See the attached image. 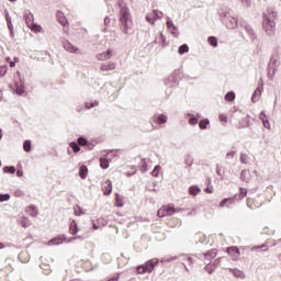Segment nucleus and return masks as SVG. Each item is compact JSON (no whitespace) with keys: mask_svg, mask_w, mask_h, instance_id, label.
Wrapping results in <instances>:
<instances>
[{"mask_svg":"<svg viewBox=\"0 0 281 281\" xmlns=\"http://www.w3.org/2000/svg\"><path fill=\"white\" fill-rule=\"evenodd\" d=\"M77 142L79 144V146H82V148H85V150H93L95 148V146H98V144H100V138H91V139H87L86 136H79L77 138Z\"/></svg>","mask_w":281,"mask_h":281,"instance_id":"obj_7","label":"nucleus"},{"mask_svg":"<svg viewBox=\"0 0 281 281\" xmlns=\"http://www.w3.org/2000/svg\"><path fill=\"white\" fill-rule=\"evenodd\" d=\"M119 10V26L123 34H128V30H133V14L124 0H116Z\"/></svg>","mask_w":281,"mask_h":281,"instance_id":"obj_1","label":"nucleus"},{"mask_svg":"<svg viewBox=\"0 0 281 281\" xmlns=\"http://www.w3.org/2000/svg\"><path fill=\"white\" fill-rule=\"evenodd\" d=\"M100 102L98 100L90 101V102H85L83 106L87 111H90V109H95Z\"/></svg>","mask_w":281,"mask_h":281,"instance_id":"obj_43","label":"nucleus"},{"mask_svg":"<svg viewBox=\"0 0 281 281\" xmlns=\"http://www.w3.org/2000/svg\"><path fill=\"white\" fill-rule=\"evenodd\" d=\"M167 30L170 32L171 35H173L175 38L179 37V26L175 25V22L172 21V18L167 16Z\"/></svg>","mask_w":281,"mask_h":281,"instance_id":"obj_14","label":"nucleus"},{"mask_svg":"<svg viewBox=\"0 0 281 281\" xmlns=\"http://www.w3.org/2000/svg\"><path fill=\"white\" fill-rule=\"evenodd\" d=\"M25 213L32 216V218H36L38 216V206H36V204H30L26 206Z\"/></svg>","mask_w":281,"mask_h":281,"instance_id":"obj_20","label":"nucleus"},{"mask_svg":"<svg viewBox=\"0 0 281 281\" xmlns=\"http://www.w3.org/2000/svg\"><path fill=\"white\" fill-rule=\"evenodd\" d=\"M204 271H206V273H209V276H212V273H214V271H216V268L212 266V263H207L204 266Z\"/></svg>","mask_w":281,"mask_h":281,"instance_id":"obj_53","label":"nucleus"},{"mask_svg":"<svg viewBox=\"0 0 281 281\" xmlns=\"http://www.w3.org/2000/svg\"><path fill=\"white\" fill-rule=\"evenodd\" d=\"M113 56H115V50H113V48H108L106 50L102 52V53H98L95 55L97 60H111V58H113Z\"/></svg>","mask_w":281,"mask_h":281,"instance_id":"obj_13","label":"nucleus"},{"mask_svg":"<svg viewBox=\"0 0 281 281\" xmlns=\"http://www.w3.org/2000/svg\"><path fill=\"white\" fill-rule=\"evenodd\" d=\"M67 240V235L66 234H59L55 237H53L49 241L48 245H63Z\"/></svg>","mask_w":281,"mask_h":281,"instance_id":"obj_18","label":"nucleus"},{"mask_svg":"<svg viewBox=\"0 0 281 281\" xmlns=\"http://www.w3.org/2000/svg\"><path fill=\"white\" fill-rule=\"evenodd\" d=\"M262 29L267 36H276V21L267 18L262 22Z\"/></svg>","mask_w":281,"mask_h":281,"instance_id":"obj_10","label":"nucleus"},{"mask_svg":"<svg viewBox=\"0 0 281 281\" xmlns=\"http://www.w3.org/2000/svg\"><path fill=\"white\" fill-rule=\"evenodd\" d=\"M75 216H82L85 214V209L80 206L79 204H76L74 207Z\"/></svg>","mask_w":281,"mask_h":281,"instance_id":"obj_48","label":"nucleus"},{"mask_svg":"<svg viewBox=\"0 0 281 281\" xmlns=\"http://www.w3.org/2000/svg\"><path fill=\"white\" fill-rule=\"evenodd\" d=\"M23 150L24 153H32V140L25 139L23 142Z\"/></svg>","mask_w":281,"mask_h":281,"instance_id":"obj_46","label":"nucleus"},{"mask_svg":"<svg viewBox=\"0 0 281 281\" xmlns=\"http://www.w3.org/2000/svg\"><path fill=\"white\" fill-rule=\"evenodd\" d=\"M220 19H222V23L227 30H236L238 26V19L229 15L226 11L220 12Z\"/></svg>","mask_w":281,"mask_h":281,"instance_id":"obj_6","label":"nucleus"},{"mask_svg":"<svg viewBox=\"0 0 281 281\" xmlns=\"http://www.w3.org/2000/svg\"><path fill=\"white\" fill-rule=\"evenodd\" d=\"M183 79L182 67L175 69L171 75L165 79V86L167 87L165 93H172V89H177L179 82Z\"/></svg>","mask_w":281,"mask_h":281,"instance_id":"obj_2","label":"nucleus"},{"mask_svg":"<svg viewBox=\"0 0 281 281\" xmlns=\"http://www.w3.org/2000/svg\"><path fill=\"white\" fill-rule=\"evenodd\" d=\"M56 20L61 24V26L69 27V20L65 16V12L57 10Z\"/></svg>","mask_w":281,"mask_h":281,"instance_id":"obj_17","label":"nucleus"},{"mask_svg":"<svg viewBox=\"0 0 281 281\" xmlns=\"http://www.w3.org/2000/svg\"><path fill=\"white\" fill-rule=\"evenodd\" d=\"M248 191L247 188H239V193L235 194V199L236 201H243V199H245V196H247Z\"/></svg>","mask_w":281,"mask_h":281,"instance_id":"obj_32","label":"nucleus"},{"mask_svg":"<svg viewBox=\"0 0 281 281\" xmlns=\"http://www.w3.org/2000/svg\"><path fill=\"white\" fill-rule=\"evenodd\" d=\"M189 194L191 196H198V194H201V187L199 184H192L189 187Z\"/></svg>","mask_w":281,"mask_h":281,"instance_id":"obj_30","label":"nucleus"},{"mask_svg":"<svg viewBox=\"0 0 281 281\" xmlns=\"http://www.w3.org/2000/svg\"><path fill=\"white\" fill-rule=\"evenodd\" d=\"M117 67L115 61H106L101 64L100 69L101 71H113Z\"/></svg>","mask_w":281,"mask_h":281,"instance_id":"obj_23","label":"nucleus"},{"mask_svg":"<svg viewBox=\"0 0 281 281\" xmlns=\"http://www.w3.org/2000/svg\"><path fill=\"white\" fill-rule=\"evenodd\" d=\"M262 91H265V83L261 81V82L258 83L254 93H256V95H262Z\"/></svg>","mask_w":281,"mask_h":281,"instance_id":"obj_50","label":"nucleus"},{"mask_svg":"<svg viewBox=\"0 0 281 281\" xmlns=\"http://www.w3.org/2000/svg\"><path fill=\"white\" fill-rule=\"evenodd\" d=\"M221 260H223V258L218 257L214 261H211V263L215 269H217V267L221 265Z\"/></svg>","mask_w":281,"mask_h":281,"instance_id":"obj_63","label":"nucleus"},{"mask_svg":"<svg viewBox=\"0 0 281 281\" xmlns=\"http://www.w3.org/2000/svg\"><path fill=\"white\" fill-rule=\"evenodd\" d=\"M114 196V207H122L124 205V196L119 192H115Z\"/></svg>","mask_w":281,"mask_h":281,"instance_id":"obj_28","label":"nucleus"},{"mask_svg":"<svg viewBox=\"0 0 281 281\" xmlns=\"http://www.w3.org/2000/svg\"><path fill=\"white\" fill-rule=\"evenodd\" d=\"M186 120L190 126H196V124H199V119H196V116L190 112L186 114Z\"/></svg>","mask_w":281,"mask_h":281,"instance_id":"obj_29","label":"nucleus"},{"mask_svg":"<svg viewBox=\"0 0 281 281\" xmlns=\"http://www.w3.org/2000/svg\"><path fill=\"white\" fill-rule=\"evenodd\" d=\"M61 45L66 52H69V54H80V48L65 37H61Z\"/></svg>","mask_w":281,"mask_h":281,"instance_id":"obj_12","label":"nucleus"},{"mask_svg":"<svg viewBox=\"0 0 281 281\" xmlns=\"http://www.w3.org/2000/svg\"><path fill=\"white\" fill-rule=\"evenodd\" d=\"M194 238H195V243H196V244H198V243L203 244V243H205V240H207V236H206L205 234H203V233H196V234L194 235Z\"/></svg>","mask_w":281,"mask_h":281,"instance_id":"obj_39","label":"nucleus"},{"mask_svg":"<svg viewBox=\"0 0 281 281\" xmlns=\"http://www.w3.org/2000/svg\"><path fill=\"white\" fill-rule=\"evenodd\" d=\"M145 21L149 23V25H155V23L157 22V19H155V15H153V13H147L145 15Z\"/></svg>","mask_w":281,"mask_h":281,"instance_id":"obj_47","label":"nucleus"},{"mask_svg":"<svg viewBox=\"0 0 281 281\" xmlns=\"http://www.w3.org/2000/svg\"><path fill=\"white\" fill-rule=\"evenodd\" d=\"M229 273H233L235 278H240V280H245V272L240 271L238 268H229Z\"/></svg>","mask_w":281,"mask_h":281,"instance_id":"obj_33","label":"nucleus"},{"mask_svg":"<svg viewBox=\"0 0 281 281\" xmlns=\"http://www.w3.org/2000/svg\"><path fill=\"white\" fill-rule=\"evenodd\" d=\"M29 29L33 32H43V26L36 22H33Z\"/></svg>","mask_w":281,"mask_h":281,"instance_id":"obj_49","label":"nucleus"},{"mask_svg":"<svg viewBox=\"0 0 281 281\" xmlns=\"http://www.w3.org/2000/svg\"><path fill=\"white\" fill-rule=\"evenodd\" d=\"M279 67H280V55H278V53H273L270 56V60L267 67L268 78L270 80H273V78H276V74H278Z\"/></svg>","mask_w":281,"mask_h":281,"instance_id":"obj_4","label":"nucleus"},{"mask_svg":"<svg viewBox=\"0 0 281 281\" xmlns=\"http://www.w3.org/2000/svg\"><path fill=\"white\" fill-rule=\"evenodd\" d=\"M78 232H80V228L78 227V222H76V220H70L69 234H71L72 236H76V234H78Z\"/></svg>","mask_w":281,"mask_h":281,"instance_id":"obj_27","label":"nucleus"},{"mask_svg":"<svg viewBox=\"0 0 281 281\" xmlns=\"http://www.w3.org/2000/svg\"><path fill=\"white\" fill-rule=\"evenodd\" d=\"M239 26L245 30V32L248 34L250 41H256L258 38V35L256 34V31H254V27L247 23L245 20H239Z\"/></svg>","mask_w":281,"mask_h":281,"instance_id":"obj_11","label":"nucleus"},{"mask_svg":"<svg viewBox=\"0 0 281 281\" xmlns=\"http://www.w3.org/2000/svg\"><path fill=\"white\" fill-rule=\"evenodd\" d=\"M81 145L78 144V142L72 140L69 143V148H71V150H74V153H80V150H82V147H80Z\"/></svg>","mask_w":281,"mask_h":281,"instance_id":"obj_38","label":"nucleus"},{"mask_svg":"<svg viewBox=\"0 0 281 281\" xmlns=\"http://www.w3.org/2000/svg\"><path fill=\"white\" fill-rule=\"evenodd\" d=\"M19 225H21L24 229H27L32 225V221H30V217L22 216L19 221Z\"/></svg>","mask_w":281,"mask_h":281,"instance_id":"obj_31","label":"nucleus"},{"mask_svg":"<svg viewBox=\"0 0 281 281\" xmlns=\"http://www.w3.org/2000/svg\"><path fill=\"white\" fill-rule=\"evenodd\" d=\"M160 172H161V166L160 165H156L154 167V169L150 171V175H151V177L157 178V177H159Z\"/></svg>","mask_w":281,"mask_h":281,"instance_id":"obj_51","label":"nucleus"},{"mask_svg":"<svg viewBox=\"0 0 281 281\" xmlns=\"http://www.w3.org/2000/svg\"><path fill=\"white\" fill-rule=\"evenodd\" d=\"M259 120L262 123L263 128H268V131L271 128V123L269 122V116H267V111H261L259 113Z\"/></svg>","mask_w":281,"mask_h":281,"instance_id":"obj_19","label":"nucleus"},{"mask_svg":"<svg viewBox=\"0 0 281 281\" xmlns=\"http://www.w3.org/2000/svg\"><path fill=\"white\" fill-rule=\"evenodd\" d=\"M2 172H4V175H15L16 167H14V166H4L2 168Z\"/></svg>","mask_w":281,"mask_h":281,"instance_id":"obj_40","label":"nucleus"},{"mask_svg":"<svg viewBox=\"0 0 281 281\" xmlns=\"http://www.w3.org/2000/svg\"><path fill=\"white\" fill-rule=\"evenodd\" d=\"M8 74V65L0 66V78H3Z\"/></svg>","mask_w":281,"mask_h":281,"instance_id":"obj_59","label":"nucleus"},{"mask_svg":"<svg viewBox=\"0 0 281 281\" xmlns=\"http://www.w3.org/2000/svg\"><path fill=\"white\" fill-rule=\"evenodd\" d=\"M159 45H161V47H166L168 45V42L166 41V36L164 35V33H160Z\"/></svg>","mask_w":281,"mask_h":281,"instance_id":"obj_57","label":"nucleus"},{"mask_svg":"<svg viewBox=\"0 0 281 281\" xmlns=\"http://www.w3.org/2000/svg\"><path fill=\"white\" fill-rule=\"evenodd\" d=\"M184 165L186 168H192V166L194 165V158L192 157V155L187 154L184 156Z\"/></svg>","mask_w":281,"mask_h":281,"instance_id":"obj_35","label":"nucleus"},{"mask_svg":"<svg viewBox=\"0 0 281 281\" xmlns=\"http://www.w3.org/2000/svg\"><path fill=\"white\" fill-rule=\"evenodd\" d=\"M205 183H206V188L204 189V192H206L207 194H212V192H214V187L212 186V179L207 178Z\"/></svg>","mask_w":281,"mask_h":281,"instance_id":"obj_44","label":"nucleus"},{"mask_svg":"<svg viewBox=\"0 0 281 281\" xmlns=\"http://www.w3.org/2000/svg\"><path fill=\"white\" fill-rule=\"evenodd\" d=\"M151 14H153V16H155L156 21H159V20L164 19V12H161L157 9H154L151 11Z\"/></svg>","mask_w":281,"mask_h":281,"instance_id":"obj_52","label":"nucleus"},{"mask_svg":"<svg viewBox=\"0 0 281 281\" xmlns=\"http://www.w3.org/2000/svg\"><path fill=\"white\" fill-rule=\"evenodd\" d=\"M20 61H21V59L15 56V57H13V60H11L9 63V66L11 67V69H14V67H16V63H20Z\"/></svg>","mask_w":281,"mask_h":281,"instance_id":"obj_61","label":"nucleus"},{"mask_svg":"<svg viewBox=\"0 0 281 281\" xmlns=\"http://www.w3.org/2000/svg\"><path fill=\"white\" fill-rule=\"evenodd\" d=\"M251 120L254 121V119H251V115L249 114L241 119V122L245 124L243 125V128H249V126H251Z\"/></svg>","mask_w":281,"mask_h":281,"instance_id":"obj_45","label":"nucleus"},{"mask_svg":"<svg viewBox=\"0 0 281 281\" xmlns=\"http://www.w3.org/2000/svg\"><path fill=\"white\" fill-rule=\"evenodd\" d=\"M224 100L226 102H234L236 100V92H234L232 90L226 92L225 95H224Z\"/></svg>","mask_w":281,"mask_h":281,"instance_id":"obj_37","label":"nucleus"},{"mask_svg":"<svg viewBox=\"0 0 281 281\" xmlns=\"http://www.w3.org/2000/svg\"><path fill=\"white\" fill-rule=\"evenodd\" d=\"M188 52H190V46H188V44H181L179 47H178V54L180 56H183V54H188Z\"/></svg>","mask_w":281,"mask_h":281,"instance_id":"obj_41","label":"nucleus"},{"mask_svg":"<svg viewBox=\"0 0 281 281\" xmlns=\"http://www.w3.org/2000/svg\"><path fill=\"white\" fill-rule=\"evenodd\" d=\"M112 161H113V158H109V156H102L100 158V168L102 170H109V166H111Z\"/></svg>","mask_w":281,"mask_h":281,"instance_id":"obj_22","label":"nucleus"},{"mask_svg":"<svg viewBox=\"0 0 281 281\" xmlns=\"http://www.w3.org/2000/svg\"><path fill=\"white\" fill-rule=\"evenodd\" d=\"M168 123V115L166 114H155L150 120H149V131H155L157 130V126H164V124Z\"/></svg>","mask_w":281,"mask_h":281,"instance_id":"obj_8","label":"nucleus"},{"mask_svg":"<svg viewBox=\"0 0 281 281\" xmlns=\"http://www.w3.org/2000/svg\"><path fill=\"white\" fill-rule=\"evenodd\" d=\"M179 257L173 256V257H168V258H161L159 260V262H161V265H166L168 262H175V260H177Z\"/></svg>","mask_w":281,"mask_h":281,"instance_id":"obj_54","label":"nucleus"},{"mask_svg":"<svg viewBox=\"0 0 281 281\" xmlns=\"http://www.w3.org/2000/svg\"><path fill=\"white\" fill-rule=\"evenodd\" d=\"M215 172H216L217 177H220L222 180L225 179V171L221 170V166L220 165H216Z\"/></svg>","mask_w":281,"mask_h":281,"instance_id":"obj_56","label":"nucleus"},{"mask_svg":"<svg viewBox=\"0 0 281 281\" xmlns=\"http://www.w3.org/2000/svg\"><path fill=\"white\" fill-rule=\"evenodd\" d=\"M227 201H233L232 196L222 199L218 206L220 207H227L228 206Z\"/></svg>","mask_w":281,"mask_h":281,"instance_id":"obj_58","label":"nucleus"},{"mask_svg":"<svg viewBox=\"0 0 281 281\" xmlns=\"http://www.w3.org/2000/svg\"><path fill=\"white\" fill-rule=\"evenodd\" d=\"M13 195L16 196V198L25 196V192H23V190H21V189H16L13 192Z\"/></svg>","mask_w":281,"mask_h":281,"instance_id":"obj_62","label":"nucleus"},{"mask_svg":"<svg viewBox=\"0 0 281 281\" xmlns=\"http://www.w3.org/2000/svg\"><path fill=\"white\" fill-rule=\"evenodd\" d=\"M150 162V159L148 158H142L140 162L138 165V169L142 172V175H146L148 172V164Z\"/></svg>","mask_w":281,"mask_h":281,"instance_id":"obj_24","label":"nucleus"},{"mask_svg":"<svg viewBox=\"0 0 281 281\" xmlns=\"http://www.w3.org/2000/svg\"><path fill=\"white\" fill-rule=\"evenodd\" d=\"M80 179H87L89 177V167L87 165L79 164V172H78Z\"/></svg>","mask_w":281,"mask_h":281,"instance_id":"obj_26","label":"nucleus"},{"mask_svg":"<svg viewBox=\"0 0 281 281\" xmlns=\"http://www.w3.org/2000/svg\"><path fill=\"white\" fill-rule=\"evenodd\" d=\"M176 212H179V210L175 209V204L169 203L162 205L158 211H157V216L158 218H166V216H172Z\"/></svg>","mask_w":281,"mask_h":281,"instance_id":"obj_9","label":"nucleus"},{"mask_svg":"<svg viewBox=\"0 0 281 281\" xmlns=\"http://www.w3.org/2000/svg\"><path fill=\"white\" fill-rule=\"evenodd\" d=\"M198 124L200 131H207V126H210V119H202Z\"/></svg>","mask_w":281,"mask_h":281,"instance_id":"obj_36","label":"nucleus"},{"mask_svg":"<svg viewBox=\"0 0 281 281\" xmlns=\"http://www.w3.org/2000/svg\"><path fill=\"white\" fill-rule=\"evenodd\" d=\"M202 256L204 257L205 260H214V258L218 256V249L212 248L206 252H203Z\"/></svg>","mask_w":281,"mask_h":281,"instance_id":"obj_25","label":"nucleus"},{"mask_svg":"<svg viewBox=\"0 0 281 281\" xmlns=\"http://www.w3.org/2000/svg\"><path fill=\"white\" fill-rule=\"evenodd\" d=\"M101 260L105 261V262H111V255L109 254H103L101 256Z\"/></svg>","mask_w":281,"mask_h":281,"instance_id":"obj_64","label":"nucleus"},{"mask_svg":"<svg viewBox=\"0 0 281 281\" xmlns=\"http://www.w3.org/2000/svg\"><path fill=\"white\" fill-rule=\"evenodd\" d=\"M126 177H133V175H137V168L135 166L131 167V170L126 171Z\"/></svg>","mask_w":281,"mask_h":281,"instance_id":"obj_60","label":"nucleus"},{"mask_svg":"<svg viewBox=\"0 0 281 281\" xmlns=\"http://www.w3.org/2000/svg\"><path fill=\"white\" fill-rule=\"evenodd\" d=\"M102 191L105 196H111L113 194V182L111 179H106L102 184Z\"/></svg>","mask_w":281,"mask_h":281,"instance_id":"obj_16","label":"nucleus"},{"mask_svg":"<svg viewBox=\"0 0 281 281\" xmlns=\"http://www.w3.org/2000/svg\"><path fill=\"white\" fill-rule=\"evenodd\" d=\"M23 19L27 25V27H31L34 22V14L30 10H24Z\"/></svg>","mask_w":281,"mask_h":281,"instance_id":"obj_21","label":"nucleus"},{"mask_svg":"<svg viewBox=\"0 0 281 281\" xmlns=\"http://www.w3.org/2000/svg\"><path fill=\"white\" fill-rule=\"evenodd\" d=\"M249 170L248 169H243L239 173V179L240 181H244V183H248L249 182Z\"/></svg>","mask_w":281,"mask_h":281,"instance_id":"obj_34","label":"nucleus"},{"mask_svg":"<svg viewBox=\"0 0 281 281\" xmlns=\"http://www.w3.org/2000/svg\"><path fill=\"white\" fill-rule=\"evenodd\" d=\"M207 43L211 47H218V37L212 35L207 37Z\"/></svg>","mask_w":281,"mask_h":281,"instance_id":"obj_42","label":"nucleus"},{"mask_svg":"<svg viewBox=\"0 0 281 281\" xmlns=\"http://www.w3.org/2000/svg\"><path fill=\"white\" fill-rule=\"evenodd\" d=\"M9 89L14 95H21L22 98L27 95V91H25V78L21 76V71L16 72L14 85L9 83Z\"/></svg>","mask_w":281,"mask_h":281,"instance_id":"obj_3","label":"nucleus"},{"mask_svg":"<svg viewBox=\"0 0 281 281\" xmlns=\"http://www.w3.org/2000/svg\"><path fill=\"white\" fill-rule=\"evenodd\" d=\"M159 265V258L148 259L145 263L136 267V271L139 276H144V273H153L155 271V267Z\"/></svg>","mask_w":281,"mask_h":281,"instance_id":"obj_5","label":"nucleus"},{"mask_svg":"<svg viewBox=\"0 0 281 281\" xmlns=\"http://www.w3.org/2000/svg\"><path fill=\"white\" fill-rule=\"evenodd\" d=\"M226 254L232 257V260H238V256H240V248L238 246H229L226 248Z\"/></svg>","mask_w":281,"mask_h":281,"instance_id":"obj_15","label":"nucleus"},{"mask_svg":"<svg viewBox=\"0 0 281 281\" xmlns=\"http://www.w3.org/2000/svg\"><path fill=\"white\" fill-rule=\"evenodd\" d=\"M12 195L10 193H0V203H5V201H10Z\"/></svg>","mask_w":281,"mask_h":281,"instance_id":"obj_55","label":"nucleus"}]
</instances>
